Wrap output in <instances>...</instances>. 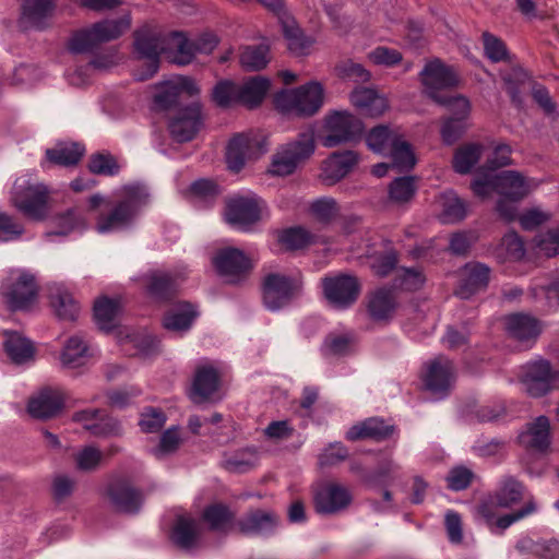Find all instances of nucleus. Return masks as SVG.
Returning <instances> with one entry per match:
<instances>
[{
  "label": "nucleus",
  "mask_w": 559,
  "mask_h": 559,
  "mask_svg": "<svg viewBox=\"0 0 559 559\" xmlns=\"http://www.w3.org/2000/svg\"><path fill=\"white\" fill-rule=\"evenodd\" d=\"M133 36L135 51L141 58L147 59L146 71L135 74L139 81H146L157 72L160 55L176 53L171 61L182 66L192 60V51L182 33H163L155 27L143 26Z\"/></svg>",
  "instance_id": "f257e3e1"
},
{
  "label": "nucleus",
  "mask_w": 559,
  "mask_h": 559,
  "mask_svg": "<svg viewBox=\"0 0 559 559\" xmlns=\"http://www.w3.org/2000/svg\"><path fill=\"white\" fill-rule=\"evenodd\" d=\"M148 197L143 186L124 187L122 199L112 204L108 212L99 213L96 221L97 231L104 234L130 226L140 209L148 203Z\"/></svg>",
  "instance_id": "f03ea898"
},
{
  "label": "nucleus",
  "mask_w": 559,
  "mask_h": 559,
  "mask_svg": "<svg viewBox=\"0 0 559 559\" xmlns=\"http://www.w3.org/2000/svg\"><path fill=\"white\" fill-rule=\"evenodd\" d=\"M323 86L316 81L296 88L283 90L274 96L275 107L281 112L299 118L314 116L323 106Z\"/></svg>",
  "instance_id": "7ed1b4c3"
},
{
  "label": "nucleus",
  "mask_w": 559,
  "mask_h": 559,
  "mask_svg": "<svg viewBox=\"0 0 559 559\" xmlns=\"http://www.w3.org/2000/svg\"><path fill=\"white\" fill-rule=\"evenodd\" d=\"M130 27V14L96 22L88 28L75 32L69 40V49L74 53L91 52L104 43L118 39Z\"/></svg>",
  "instance_id": "20e7f679"
},
{
  "label": "nucleus",
  "mask_w": 559,
  "mask_h": 559,
  "mask_svg": "<svg viewBox=\"0 0 559 559\" xmlns=\"http://www.w3.org/2000/svg\"><path fill=\"white\" fill-rule=\"evenodd\" d=\"M11 202L25 217L40 222L50 212V190L41 182L17 179L13 186Z\"/></svg>",
  "instance_id": "39448f33"
},
{
  "label": "nucleus",
  "mask_w": 559,
  "mask_h": 559,
  "mask_svg": "<svg viewBox=\"0 0 559 559\" xmlns=\"http://www.w3.org/2000/svg\"><path fill=\"white\" fill-rule=\"evenodd\" d=\"M36 277L25 271L13 272L1 285V296L11 311L28 310L38 298Z\"/></svg>",
  "instance_id": "423d86ee"
},
{
  "label": "nucleus",
  "mask_w": 559,
  "mask_h": 559,
  "mask_svg": "<svg viewBox=\"0 0 559 559\" xmlns=\"http://www.w3.org/2000/svg\"><path fill=\"white\" fill-rule=\"evenodd\" d=\"M316 142L313 131L298 134L296 140L281 146L272 162L271 171L277 176L293 174L296 168L308 160L314 153Z\"/></svg>",
  "instance_id": "0eeeda50"
},
{
  "label": "nucleus",
  "mask_w": 559,
  "mask_h": 559,
  "mask_svg": "<svg viewBox=\"0 0 559 559\" xmlns=\"http://www.w3.org/2000/svg\"><path fill=\"white\" fill-rule=\"evenodd\" d=\"M419 76L425 94L437 104L447 103L443 92L459 84V76L454 69L439 58L428 61Z\"/></svg>",
  "instance_id": "6e6552de"
},
{
  "label": "nucleus",
  "mask_w": 559,
  "mask_h": 559,
  "mask_svg": "<svg viewBox=\"0 0 559 559\" xmlns=\"http://www.w3.org/2000/svg\"><path fill=\"white\" fill-rule=\"evenodd\" d=\"M362 123L347 111H334L325 118L326 134L322 138L324 147H335L357 140L362 133Z\"/></svg>",
  "instance_id": "1a4fd4ad"
},
{
  "label": "nucleus",
  "mask_w": 559,
  "mask_h": 559,
  "mask_svg": "<svg viewBox=\"0 0 559 559\" xmlns=\"http://www.w3.org/2000/svg\"><path fill=\"white\" fill-rule=\"evenodd\" d=\"M324 297L336 309H346L353 306L361 290L358 278L349 274H338L322 278Z\"/></svg>",
  "instance_id": "9d476101"
},
{
  "label": "nucleus",
  "mask_w": 559,
  "mask_h": 559,
  "mask_svg": "<svg viewBox=\"0 0 559 559\" xmlns=\"http://www.w3.org/2000/svg\"><path fill=\"white\" fill-rule=\"evenodd\" d=\"M263 305L271 311L287 306L297 292L294 280L285 274L269 273L261 284Z\"/></svg>",
  "instance_id": "9b49d317"
},
{
  "label": "nucleus",
  "mask_w": 559,
  "mask_h": 559,
  "mask_svg": "<svg viewBox=\"0 0 559 559\" xmlns=\"http://www.w3.org/2000/svg\"><path fill=\"white\" fill-rule=\"evenodd\" d=\"M203 126L201 104L192 102L179 108L171 117L168 129L173 139L179 143L193 140Z\"/></svg>",
  "instance_id": "f8f14e48"
},
{
  "label": "nucleus",
  "mask_w": 559,
  "mask_h": 559,
  "mask_svg": "<svg viewBox=\"0 0 559 559\" xmlns=\"http://www.w3.org/2000/svg\"><path fill=\"white\" fill-rule=\"evenodd\" d=\"M213 264L217 273L229 283L245 280L252 270L251 260L237 248L219 250L213 258Z\"/></svg>",
  "instance_id": "ddd939ff"
},
{
  "label": "nucleus",
  "mask_w": 559,
  "mask_h": 559,
  "mask_svg": "<svg viewBox=\"0 0 559 559\" xmlns=\"http://www.w3.org/2000/svg\"><path fill=\"white\" fill-rule=\"evenodd\" d=\"M106 496L115 510L128 514L138 513L144 500L142 491L126 478L110 481L106 487Z\"/></svg>",
  "instance_id": "4468645a"
},
{
  "label": "nucleus",
  "mask_w": 559,
  "mask_h": 559,
  "mask_svg": "<svg viewBox=\"0 0 559 559\" xmlns=\"http://www.w3.org/2000/svg\"><path fill=\"white\" fill-rule=\"evenodd\" d=\"M58 0H22L19 26L23 31H43L50 25Z\"/></svg>",
  "instance_id": "2eb2a0df"
},
{
  "label": "nucleus",
  "mask_w": 559,
  "mask_h": 559,
  "mask_svg": "<svg viewBox=\"0 0 559 559\" xmlns=\"http://www.w3.org/2000/svg\"><path fill=\"white\" fill-rule=\"evenodd\" d=\"M352 500L353 497L348 488L336 483H329L316 491L313 506L317 513L330 515L347 509Z\"/></svg>",
  "instance_id": "dca6fc26"
},
{
  "label": "nucleus",
  "mask_w": 559,
  "mask_h": 559,
  "mask_svg": "<svg viewBox=\"0 0 559 559\" xmlns=\"http://www.w3.org/2000/svg\"><path fill=\"white\" fill-rule=\"evenodd\" d=\"M222 380L221 371L211 364L198 366L194 372L190 399L195 404H202L214 400L219 390Z\"/></svg>",
  "instance_id": "f3484780"
},
{
  "label": "nucleus",
  "mask_w": 559,
  "mask_h": 559,
  "mask_svg": "<svg viewBox=\"0 0 559 559\" xmlns=\"http://www.w3.org/2000/svg\"><path fill=\"white\" fill-rule=\"evenodd\" d=\"M261 145L258 140L246 134H235L226 148V163L229 170L240 171L247 160L255 159L261 155Z\"/></svg>",
  "instance_id": "a211bd4d"
},
{
  "label": "nucleus",
  "mask_w": 559,
  "mask_h": 559,
  "mask_svg": "<svg viewBox=\"0 0 559 559\" xmlns=\"http://www.w3.org/2000/svg\"><path fill=\"white\" fill-rule=\"evenodd\" d=\"M260 202L250 198H234L226 204L225 217L230 225L245 228L261 219Z\"/></svg>",
  "instance_id": "6ab92c4d"
},
{
  "label": "nucleus",
  "mask_w": 559,
  "mask_h": 559,
  "mask_svg": "<svg viewBox=\"0 0 559 559\" xmlns=\"http://www.w3.org/2000/svg\"><path fill=\"white\" fill-rule=\"evenodd\" d=\"M358 162L359 156L354 151L334 152L323 162L320 178L326 186H333L347 176Z\"/></svg>",
  "instance_id": "aec40b11"
},
{
  "label": "nucleus",
  "mask_w": 559,
  "mask_h": 559,
  "mask_svg": "<svg viewBox=\"0 0 559 559\" xmlns=\"http://www.w3.org/2000/svg\"><path fill=\"white\" fill-rule=\"evenodd\" d=\"M490 280V267L480 262L465 264L455 294L468 299L474 294L487 288Z\"/></svg>",
  "instance_id": "412c9836"
},
{
  "label": "nucleus",
  "mask_w": 559,
  "mask_h": 559,
  "mask_svg": "<svg viewBox=\"0 0 559 559\" xmlns=\"http://www.w3.org/2000/svg\"><path fill=\"white\" fill-rule=\"evenodd\" d=\"M64 406V395L59 389L44 388L29 399L27 411L34 418L49 419L58 416Z\"/></svg>",
  "instance_id": "4be33fe9"
},
{
  "label": "nucleus",
  "mask_w": 559,
  "mask_h": 559,
  "mask_svg": "<svg viewBox=\"0 0 559 559\" xmlns=\"http://www.w3.org/2000/svg\"><path fill=\"white\" fill-rule=\"evenodd\" d=\"M454 380V367L450 359L438 356L429 362L424 377L426 388L435 394L445 395Z\"/></svg>",
  "instance_id": "5701e85b"
},
{
  "label": "nucleus",
  "mask_w": 559,
  "mask_h": 559,
  "mask_svg": "<svg viewBox=\"0 0 559 559\" xmlns=\"http://www.w3.org/2000/svg\"><path fill=\"white\" fill-rule=\"evenodd\" d=\"M522 382L528 395L540 397L550 392V362L539 360L528 364L522 376Z\"/></svg>",
  "instance_id": "b1692460"
},
{
  "label": "nucleus",
  "mask_w": 559,
  "mask_h": 559,
  "mask_svg": "<svg viewBox=\"0 0 559 559\" xmlns=\"http://www.w3.org/2000/svg\"><path fill=\"white\" fill-rule=\"evenodd\" d=\"M520 443L528 450L546 452L550 447V421L542 415L526 425V430L519 436Z\"/></svg>",
  "instance_id": "393cba45"
},
{
  "label": "nucleus",
  "mask_w": 559,
  "mask_h": 559,
  "mask_svg": "<svg viewBox=\"0 0 559 559\" xmlns=\"http://www.w3.org/2000/svg\"><path fill=\"white\" fill-rule=\"evenodd\" d=\"M496 192L512 202L523 200L531 191L525 178L518 171L504 170L495 175Z\"/></svg>",
  "instance_id": "a878e982"
},
{
  "label": "nucleus",
  "mask_w": 559,
  "mask_h": 559,
  "mask_svg": "<svg viewBox=\"0 0 559 559\" xmlns=\"http://www.w3.org/2000/svg\"><path fill=\"white\" fill-rule=\"evenodd\" d=\"M394 431L395 427L393 425L372 417L350 427L346 432V439L349 441L371 439L379 442L389 439Z\"/></svg>",
  "instance_id": "bb28decb"
},
{
  "label": "nucleus",
  "mask_w": 559,
  "mask_h": 559,
  "mask_svg": "<svg viewBox=\"0 0 559 559\" xmlns=\"http://www.w3.org/2000/svg\"><path fill=\"white\" fill-rule=\"evenodd\" d=\"M525 493V485L514 476L507 475L499 481L491 501L499 508L511 509L523 501Z\"/></svg>",
  "instance_id": "cd10ccee"
},
{
  "label": "nucleus",
  "mask_w": 559,
  "mask_h": 559,
  "mask_svg": "<svg viewBox=\"0 0 559 559\" xmlns=\"http://www.w3.org/2000/svg\"><path fill=\"white\" fill-rule=\"evenodd\" d=\"M508 334L519 341H535L542 332L540 322L526 313H512L504 319Z\"/></svg>",
  "instance_id": "c85d7f7f"
},
{
  "label": "nucleus",
  "mask_w": 559,
  "mask_h": 559,
  "mask_svg": "<svg viewBox=\"0 0 559 559\" xmlns=\"http://www.w3.org/2000/svg\"><path fill=\"white\" fill-rule=\"evenodd\" d=\"M396 306L394 292L379 288L369 295L367 311L373 321L388 323L393 318Z\"/></svg>",
  "instance_id": "c756f323"
},
{
  "label": "nucleus",
  "mask_w": 559,
  "mask_h": 559,
  "mask_svg": "<svg viewBox=\"0 0 559 559\" xmlns=\"http://www.w3.org/2000/svg\"><path fill=\"white\" fill-rule=\"evenodd\" d=\"M350 102L361 115L372 118L384 114L389 106L383 96L367 87L354 90L350 94Z\"/></svg>",
  "instance_id": "7c9ffc66"
},
{
  "label": "nucleus",
  "mask_w": 559,
  "mask_h": 559,
  "mask_svg": "<svg viewBox=\"0 0 559 559\" xmlns=\"http://www.w3.org/2000/svg\"><path fill=\"white\" fill-rule=\"evenodd\" d=\"M270 80L257 75L238 84V103L249 109L258 107L270 90Z\"/></svg>",
  "instance_id": "2f4dec72"
},
{
  "label": "nucleus",
  "mask_w": 559,
  "mask_h": 559,
  "mask_svg": "<svg viewBox=\"0 0 559 559\" xmlns=\"http://www.w3.org/2000/svg\"><path fill=\"white\" fill-rule=\"evenodd\" d=\"M278 523V516L271 511L254 510L237 522L242 534H261L272 531Z\"/></svg>",
  "instance_id": "473e14b6"
},
{
  "label": "nucleus",
  "mask_w": 559,
  "mask_h": 559,
  "mask_svg": "<svg viewBox=\"0 0 559 559\" xmlns=\"http://www.w3.org/2000/svg\"><path fill=\"white\" fill-rule=\"evenodd\" d=\"M259 462V452L254 447L239 449L224 454L221 466L229 473L242 474L253 469Z\"/></svg>",
  "instance_id": "72a5a7b5"
},
{
  "label": "nucleus",
  "mask_w": 559,
  "mask_h": 559,
  "mask_svg": "<svg viewBox=\"0 0 559 559\" xmlns=\"http://www.w3.org/2000/svg\"><path fill=\"white\" fill-rule=\"evenodd\" d=\"M198 317L195 306L188 301L176 304L163 319V325L171 331H185L190 329L193 320Z\"/></svg>",
  "instance_id": "f704fd0d"
},
{
  "label": "nucleus",
  "mask_w": 559,
  "mask_h": 559,
  "mask_svg": "<svg viewBox=\"0 0 559 559\" xmlns=\"http://www.w3.org/2000/svg\"><path fill=\"white\" fill-rule=\"evenodd\" d=\"M200 536L199 523L191 518L179 516L174 525L171 539L182 549H191L195 546Z\"/></svg>",
  "instance_id": "c9c22d12"
},
{
  "label": "nucleus",
  "mask_w": 559,
  "mask_h": 559,
  "mask_svg": "<svg viewBox=\"0 0 559 559\" xmlns=\"http://www.w3.org/2000/svg\"><path fill=\"white\" fill-rule=\"evenodd\" d=\"M4 349L13 362L24 364L33 358L35 350L28 338L12 331H4Z\"/></svg>",
  "instance_id": "e433bc0d"
},
{
  "label": "nucleus",
  "mask_w": 559,
  "mask_h": 559,
  "mask_svg": "<svg viewBox=\"0 0 559 559\" xmlns=\"http://www.w3.org/2000/svg\"><path fill=\"white\" fill-rule=\"evenodd\" d=\"M121 310L119 299L100 297L94 304V319L100 330L110 331L117 325Z\"/></svg>",
  "instance_id": "4c0bfd02"
},
{
  "label": "nucleus",
  "mask_w": 559,
  "mask_h": 559,
  "mask_svg": "<svg viewBox=\"0 0 559 559\" xmlns=\"http://www.w3.org/2000/svg\"><path fill=\"white\" fill-rule=\"evenodd\" d=\"M417 191L415 179L409 176L397 177L388 187V203L402 207L412 202Z\"/></svg>",
  "instance_id": "58836bf2"
},
{
  "label": "nucleus",
  "mask_w": 559,
  "mask_h": 559,
  "mask_svg": "<svg viewBox=\"0 0 559 559\" xmlns=\"http://www.w3.org/2000/svg\"><path fill=\"white\" fill-rule=\"evenodd\" d=\"M147 293L158 301L169 300L177 293V282L174 276L164 272H153L147 275Z\"/></svg>",
  "instance_id": "ea45409f"
},
{
  "label": "nucleus",
  "mask_w": 559,
  "mask_h": 559,
  "mask_svg": "<svg viewBox=\"0 0 559 559\" xmlns=\"http://www.w3.org/2000/svg\"><path fill=\"white\" fill-rule=\"evenodd\" d=\"M400 138L401 134L397 130L385 124H378L366 135V143L372 152L385 155Z\"/></svg>",
  "instance_id": "a19ab883"
},
{
  "label": "nucleus",
  "mask_w": 559,
  "mask_h": 559,
  "mask_svg": "<svg viewBox=\"0 0 559 559\" xmlns=\"http://www.w3.org/2000/svg\"><path fill=\"white\" fill-rule=\"evenodd\" d=\"M50 304L57 317L66 321H74L79 314L80 307L70 293L56 287L50 290Z\"/></svg>",
  "instance_id": "79ce46f5"
},
{
  "label": "nucleus",
  "mask_w": 559,
  "mask_h": 559,
  "mask_svg": "<svg viewBox=\"0 0 559 559\" xmlns=\"http://www.w3.org/2000/svg\"><path fill=\"white\" fill-rule=\"evenodd\" d=\"M84 146L79 143L61 144L46 151L47 159L59 166H75L84 155Z\"/></svg>",
  "instance_id": "37998d69"
},
{
  "label": "nucleus",
  "mask_w": 559,
  "mask_h": 559,
  "mask_svg": "<svg viewBox=\"0 0 559 559\" xmlns=\"http://www.w3.org/2000/svg\"><path fill=\"white\" fill-rule=\"evenodd\" d=\"M483 148L478 143H468L456 148L452 162L454 170L462 175L468 174L480 159Z\"/></svg>",
  "instance_id": "c03bdc74"
},
{
  "label": "nucleus",
  "mask_w": 559,
  "mask_h": 559,
  "mask_svg": "<svg viewBox=\"0 0 559 559\" xmlns=\"http://www.w3.org/2000/svg\"><path fill=\"white\" fill-rule=\"evenodd\" d=\"M269 46H246L240 52V64L246 71H260L270 62Z\"/></svg>",
  "instance_id": "a18cd8bd"
},
{
  "label": "nucleus",
  "mask_w": 559,
  "mask_h": 559,
  "mask_svg": "<svg viewBox=\"0 0 559 559\" xmlns=\"http://www.w3.org/2000/svg\"><path fill=\"white\" fill-rule=\"evenodd\" d=\"M203 519L209 523L212 531L227 532L235 520V514L227 506L216 503L205 508Z\"/></svg>",
  "instance_id": "49530a36"
},
{
  "label": "nucleus",
  "mask_w": 559,
  "mask_h": 559,
  "mask_svg": "<svg viewBox=\"0 0 559 559\" xmlns=\"http://www.w3.org/2000/svg\"><path fill=\"white\" fill-rule=\"evenodd\" d=\"M281 23L289 51L297 56L306 53L311 43L304 36L296 22L290 16H287Z\"/></svg>",
  "instance_id": "de8ad7c7"
},
{
  "label": "nucleus",
  "mask_w": 559,
  "mask_h": 559,
  "mask_svg": "<svg viewBox=\"0 0 559 559\" xmlns=\"http://www.w3.org/2000/svg\"><path fill=\"white\" fill-rule=\"evenodd\" d=\"M313 241L314 236L300 226L284 229L278 236V242L290 251L304 249Z\"/></svg>",
  "instance_id": "09e8293b"
},
{
  "label": "nucleus",
  "mask_w": 559,
  "mask_h": 559,
  "mask_svg": "<svg viewBox=\"0 0 559 559\" xmlns=\"http://www.w3.org/2000/svg\"><path fill=\"white\" fill-rule=\"evenodd\" d=\"M87 346L78 336L70 337L63 348L61 360L69 368H76L85 362Z\"/></svg>",
  "instance_id": "8fccbe9b"
},
{
  "label": "nucleus",
  "mask_w": 559,
  "mask_h": 559,
  "mask_svg": "<svg viewBox=\"0 0 559 559\" xmlns=\"http://www.w3.org/2000/svg\"><path fill=\"white\" fill-rule=\"evenodd\" d=\"M212 99L221 108H229L238 103V84L229 80H222L213 87Z\"/></svg>",
  "instance_id": "3c124183"
},
{
  "label": "nucleus",
  "mask_w": 559,
  "mask_h": 559,
  "mask_svg": "<svg viewBox=\"0 0 559 559\" xmlns=\"http://www.w3.org/2000/svg\"><path fill=\"white\" fill-rule=\"evenodd\" d=\"M466 216V204L454 193L442 198L441 218L444 223H457Z\"/></svg>",
  "instance_id": "603ef678"
},
{
  "label": "nucleus",
  "mask_w": 559,
  "mask_h": 559,
  "mask_svg": "<svg viewBox=\"0 0 559 559\" xmlns=\"http://www.w3.org/2000/svg\"><path fill=\"white\" fill-rule=\"evenodd\" d=\"M390 155L392 163L401 170H407L415 165V156L411 144L401 136L390 151L385 154Z\"/></svg>",
  "instance_id": "864d4df0"
},
{
  "label": "nucleus",
  "mask_w": 559,
  "mask_h": 559,
  "mask_svg": "<svg viewBox=\"0 0 559 559\" xmlns=\"http://www.w3.org/2000/svg\"><path fill=\"white\" fill-rule=\"evenodd\" d=\"M85 430L100 438L120 436L122 432L119 421L108 416L105 411H102V415L94 424H85Z\"/></svg>",
  "instance_id": "5fc2aeb1"
},
{
  "label": "nucleus",
  "mask_w": 559,
  "mask_h": 559,
  "mask_svg": "<svg viewBox=\"0 0 559 559\" xmlns=\"http://www.w3.org/2000/svg\"><path fill=\"white\" fill-rule=\"evenodd\" d=\"M55 224L58 228L53 234L67 236L78 228L85 225V219L81 211L78 209H70L67 212L59 214L55 217Z\"/></svg>",
  "instance_id": "6e6d98bb"
},
{
  "label": "nucleus",
  "mask_w": 559,
  "mask_h": 559,
  "mask_svg": "<svg viewBox=\"0 0 559 559\" xmlns=\"http://www.w3.org/2000/svg\"><path fill=\"white\" fill-rule=\"evenodd\" d=\"M156 90L154 103L159 109L168 110L179 104V87L174 84V81L160 83L156 86Z\"/></svg>",
  "instance_id": "4d7b16f0"
},
{
  "label": "nucleus",
  "mask_w": 559,
  "mask_h": 559,
  "mask_svg": "<svg viewBox=\"0 0 559 559\" xmlns=\"http://www.w3.org/2000/svg\"><path fill=\"white\" fill-rule=\"evenodd\" d=\"M88 169L91 173L104 176H114L119 170V165L110 154H93L88 160Z\"/></svg>",
  "instance_id": "13d9d810"
},
{
  "label": "nucleus",
  "mask_w": 559,
  "mask_h": 559,
  "mask_svg": "<svg viewBox=\"0 0 559 559\" xmlns=\"http://www.w3.org/2000/svg\"><path fill=\"white\" fill-rule=\"evenodd\" d=\"M104 454L102 451L93 445L84 447L81 451L75 454V464L80 471L92 472L95 471Z\"/></svg>",
  "instance_id": "bf43d9fd"
},
{
  "label": "nucleus",
  "mask_w": 559,
  "mask_h": 559,
  "mask_svg": "<svg viewBox=\"0 0 559 559\" xmlns=\"http://www.w3.org/2000/svg\"><path fill=\"white\" fill-rule=\"evenodd\" d=\"M478 237L475 231H457L451 235L449 251L454 255L465 257Z\"/></svg>",
  "instance_id": "052dcab7"
},
{
  "label": "nucleus",
  "mask_w": 559,
  "mask_h": 559,
  "mask_svg": "<svg viewBox=\"0 0 559 559\" xmlns=\"http://www.w3.org/2000/svg\"><path fill=\"white\" fill-rule=\"evenodd\" d=\"M483 43L486 57L492 62H500L508 59V49L504 43L497 36L485 32Z\"/></svg>",
  "instance_id": "680f3d73"
},
{
  "label": "nucleus",
  "mask_w": 559,
  "mask_h": 559,
  "mask_svg": "<svg viewBox=\"0 0 559 559\" xmlns=\"http://www.w3.org/2000/svg\"><path fill=\"white\" fill-rule=\"evenodd\" d=\"M397 262V251L394 249H389L388 251L373 257L371 269L376 275L384 277L395 269Z\"/></svg>",
  "instance_id": "e2e57ef3"
},
{
  "label": "nucleus",
  "mask_w": 559,
  "mask_h": 559,
  "mask_svg": "<svg viewBox=\"0 0 559 559\" xmlns=\"http://www.w3.org/2000/svg\"><path fill=\"white\" fill-rule=\"evenodd\" d=\"M24 226L14 217L0 212V241H13L24 234Z\"/></svg>",
  "instance_id": "0e129e2a"
},
{
  "label": "nucleus",
  "mask_w": 559,
  "mask_h": 559,
  "mask_svg": "<svg viewBox=\"0 0 559 559\" xmlns=\"http://www.w3.org/2000/svg\"><path fill=\"white\" fill-rule=\"evenodd\" d=\"M500 248L504 250L507 259L512 261H519L525 254L524 242L516 233L504 235Z\"/></svg>",
  "instance_id": "69168bd1"
},
{
  "label": "nucleus",
  "mask_w": 559,
  "mask_h": 559,
  "mask_svg": "<svg viewBox=\"0 0 559 559\" xmlns=\"http://www.w3.org/2000/svg\"><path fill=\"white\" fill-rule=\"evenodd\" d=\"M473 477L471 469L463 466L454 467L447 476L448 488L454 491L464 490L471 485Z\"/></svg>",
  "instance_id": "338daca9"
},
{
  "label": "nucleus",
  "mask_w": 559,
  "mask_h": 559,
  "mask_svg": "<svg viewBox=\"0 0 559 559\" xmlns=\"http://www.w3.org/2000/svg\"><path fill=\"white\" fill-rule=\"evenodd\" d=\"M348 456L347 448L341 442L331 443L320 455V466H332L342 461H345Z\"/></svg>",
  "instance_id": "774afa93"
}]
</instances>
